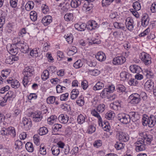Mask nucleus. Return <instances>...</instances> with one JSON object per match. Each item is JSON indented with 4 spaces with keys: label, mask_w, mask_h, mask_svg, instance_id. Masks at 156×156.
I'll use <instances>...</instances> for the list:
<instances>
[{
    "label": "nucleus",
    "mask_w": 156,
    "mask_h": 156,
    "mask_svg": "<svg viewBox=\"0 0 156 156\" xmlns=\"http://www.w3.org/2000/svg\"><path fill=\"white\" fill-rule=\"evenodd\" d=\"M139 134L142 138L135 143L136 150L137 152L145 150V143L147 144H150L153 139L152 135L147 134L146 132H140Z\"/></svg>",
    "instance_id": "1"
},
{
    "label": "nucleus",
    "mask_w": 156,
    "mask_h": 156,
    "mask_svg": "<svg viewBox=\"0 0 156 156\" xmlns=\"http://www.w3.org/2000/svg\"><path fill=\"white\" fill-rule=\"evenodd\" d=\"M23 123L24 126V128L26 130H29L32 126V122L30 119L23 118Z\"/></svg>",
    "instance_id": "13"
},
{
    "label": "nucleus",
    "mask_w": 156,
    "mask_h": 156,
    "mask_svg": "<svg viewBox=\"0 0 156 156\" xmlns=\"http://www.w3.org/2000/svg\"><path fill=\"white\" fill-rule=\"evenodd\" d=\"M48 132L47 128L45 127H43L40 128L38 133L40 135H43L46 134Z\"/></svg>",
    "instance_id": "42"
},
{
    "label": "nucleus",
    "mask_w": 156,
    "mask_h": 156,
    "mask_svg": "<svg viewBox=\"0 0 156 156\" xmlns=\"http://www.w3.org/2000/svg\"><path fill=\"white\" fill-rule=\"evenodd\" d=\"M134 22L133 19L130 17L127 18L125 22L126 28L129 30H132L134 27Z\"/></svg>",
    "instance_id": "11"
},
{
    "label": "nucleus",
    "mask_w": 156,
    "mask_h": 156,
    "mask_svg": "<svg viewBox=\"0 0 156 156\" xmlns=\"http://www.w3.org/2000/svg\"><path fill=\"white\" fill-rule=\"evenodd\" d=\"M81 3V0H72L70 5L72 7L76 8L80 5Z\"/></svg>",
    "instance_id": "31"
},
{
    "label": "nucleus",
    "mask_w": 156,
    "mask_h": 156,
    "mask_svg": "<svg viewBox=\"0 0 156 156\" xmlns=\"http://www.w3.org/2000/svg\"><path fill=\"white\" fill-rule=\"evenodd\" d=\"M110 93L107 88H104L100 94V96L102 98H104L109 96V94Z\"/></svg>",
    "instance_id": "33"
},
{
    "label": "nucleus",
    "mask_w": 156,
    "mask_h": 156,
    "mask_svg": "<svg viewBox=\"0 0 156 156\" xmlns=\"http://www.w3.org/2000/svg\"><path fill=\"white\" fill-rule=\"evenodd\" d=\"M23 143L21 141L17 140L15 142V148L16 149H21L22 147Z\"/></svg>",
    "instance_id": "45"
},
{
    "label": "nucleus",
    "mask_w": 156,
    "mask_h": 156,
    "mask_svg": "<svg viewBox=\"0 0 156 156\" xmlns=\"http://www.w3.org/2000/svg\"><path fill=\"white\" fill-rule=\"evenodd\" d=\"M102 144V142L101 140H96L94 143V146L96 148H98L101 146Z\"/></svg>",
    "instance_id": "58"
},
{
    "label": "nucleus",
    "mask_w": 156,
    "mask_h": 156,
    "mask_svg": "<svg viewBox=\"0 0 156 156\" xmlns=\"http://www.w3.org/2000/svg\"><path fill=\"white\" fill-rule=\"evenodd\" d=\"M55 98L54 96H51L48 97L47 99V102L48 104H52L55 103Z\"/></svg>",
    "instance_id": "55"
},
{
    "label": "nucleus",
    "mask_w": 156,
    "mask_h": 156,
    "mask_svg": "<svg viewBox=\"0 0 156 156\" xmlns=\"http://www.w3.org/2000/svg\"><path fill=\"white\" fill-rule=\"evenodd\" d=\"M154 120L151 115L148 117L146 115H144L142 118V122L144 126H147V124L149 127L151 128L154 127L155 124V122Z\"/></svg>",
    "instance_id": "3"
},
{
    "label": "nucleus",
    "mask_w": 156,
    "mask_h": 156,
    "mask_svg": "<svg viewBox=\"0 0 156 156\" xmlns=\"http://www.w3.org/2000/svg\"><path fill=\"white\" fill-rule=\"evenodd\" d=\"M26 150L30 152H32L34 150L32 144L30 142H27L25 145Z\"/></svg>",
    "instance_id": "34"
},
{
    "label": "nucleus",
    "mask_w": 156,
    "mask_h": 156,
    "mask_svg": "<svg viewBox=\"0 0 156 156\" xmlns=\"http://www.w3.org/2000/svg\"><path fill=\"white\" fill-rule=\"evenodd\" d=\"M33 120L35 122H38L41 121L43 116L41 112L37 111L33 113L31 115Z\"/></svg>",
    "instance_id": "8"
},
{
    "label": "nucleus",
    "mask_w": 156,
    "mask_h": 156,
    "mask_svg": "<svg viewBox=\"0 0 156 156\" xmlns=\"http://www.w3.org/2000/svg\"><path fill=\"white\" fill-rule=\"evenodd\" d=\"M5 96L7 98V99L9 101L12 100L15 97V95L14 94V92L11 91H9Z\"/></svg>",
    "instance_id": "39"
},
{
    "label": "nucleus",
    "mask_w": 156,
    "mask_h": 156,
    "mask_svg": "<svg viewBox=\"0 0 156 156\" xmlns=\"http://www.w3.org/2000/svg\"><path fill=\"white\" fill-rule=\"evenodd\" d=\"M83 65V63L81 60H77L73 64V66L76 69H78L81 67Z\"/></svg>",
    "instance_id": "43"
},
{
    "label": "nucleus",
    "mask_w": 156,
    "mask_h": 156,
    "mask_svg": "<svg viewBox=\"0 0 156 156\" xmlns=\"http://www.w3.org/2000/svg\"><path fill=\"white\" fill-rule=\"evenodd\" d=\"M5 62L6 63L12 64L13 63V57L9 52H7V54L5 56Z\"/></svg>",
    "instance_id": "24"
},
{
    "label": "nucleus",
    "mask_w": 156,
    "mask_h": 156,
    "mask_svg": "<svg viewBox=\"0 0 156 156\" xmlns=\"http://www.w3.org/2000/svg\"><path fill=\"white\" fill-rule=\"evenodd\" d=\"M120 77L121 80L124 81L126 80H128L131 78V75L129 73L126 72H122L120 74Z\"/></svg>",
    "instance_id": "19"
},
{
    "label": "nucleus",
    "mask_w": 156,
    "mask_h": 156,
    "mask_svg": "<svg viewBox=\"0 0 156 156\" xmlns=\"http://www.w3.org/2000/svg\"><path fill=\"white\" fill-rule=\"evenodd\" d=\"M86 25L87 28L89 30H91L93 29H94V27H93L92 23L91 21H89L87 22Z\"/></svg>",
    "instance_id": "56"
},
{
    "label": "nucleus",
    "mask_w": 156,
    "mask_h": 156,
    "mask_svg": "<svg viewBox=\"0 0 156 156\" xmlns=\"http://www.w3.org/2000/svg\"><path fill=\"white\" fill-rule=\"evenodd\" d=\"M116 89L118 92L122 93L126 90L125 87L122 85H118L116 86Z\"/></svg>",
    "instance_id": "47"
},
{
    "label": "nucleus",
    "mask_w": 156,
    "mask_h": 156,
    "mask_svg": "<svg viewBox=\"0 0 156 156\" xmlns=\"http://www.w3.org/2000/svg\"><path fill=\"white\" fill-rule=\"evenodd\" d=\"M114 0H103L102 1V5L103 7L108 5Z\"/></svg>",
    "instance_id": "57"
},
{
    "label": "nucleus",
    "mask_w": 156,
    "mask_h": 156,
    "mask_svg": "<svg viewBox=\"0 0 156 156\" xmlns=\"http://www.w3.org/2000/svg\"><path fill=\"white\" fill-rule=\"evenodd\" d=\"M57 119V117L55 115H52L47 119L48 123L52 125L55 122Z\"/></svg>",
    "instance_id": "36"
},
{
    "label": "nucleus",
    "mask_w": 156,
    "mask_h": 156,
    "mask_svg": "<svg viewBox=\"0 0 156 156\" xmlns=\"http://www.w3.org/2000/svg\"><path fill=\"white\" fill-rule=\"evenodd\" d=\"M64 37L66 39V40L69 44H71L73 41V37L72 34H70L69 35H65Z\"/></svg>",
    "instance_id": "52"
},
{
    "label": "nucleus",
    "mask_w": 156,
    "mask_h": 156,
    "mask_svg": "<svg viewBox=\"0 0 156 156\" xmlns=\"http://www.w3.org/2000/svg\"><path fill=\"white\" fill-rule=\"evenodd\" d=\"M71 98L73 99H75L78 96L79 94V92L77 89H73L71 92Z\"/></svg>",
    "instance_id": "41"
},
{
    "label": "nucleus",
    "mask_w": 156,
    "mask_h": 156,
    "mask_svg": "<svg viewBox=\"0 0 156 156\" xmlns=\"http://www.w3.org/2000/svg\"><path fill=\"white\" fill-rule=\"evenodd\" d=\"M7 81L9 83H10L12 87L13 88L16 89L19 87L20 83L18 81L16 80H7Z\"/></svg>",
    "instance_id": "17"
},
{
    "label": "nucleus",
    "mask_w": 156,
    "mask_h": 156,
    "mask_svg": "<svg viewBox=\"0 0 156 156\" xmlns=\"http://www.w3.org/2000/svg\"><path fill=\"white\" fill-rule=\"evenodd\" d=\"M140 58L146 65H148L151 63V57L147 53L142 52L140 54Z\"/></svg>",
    "instance_id": "6"
},
{
    "label": "nucleus",
    "mask_w": 156,
    "mask_h": 156,
    "mask_svg": "<svg viewBox=\"0 0 156 156\" xmlns=\"http://www.w3.org/2000/svg\"><path fill=\"white\" fill-rule=\"evenodd\" d=\"M49 72L47 70L44 71L43 75H41V77L43 80L45 81L49 78Z\"/></svg>",
    "instance_id": "46"
},
{
    "label": "nucleus",
    "mask_w": 156,
    "mask_h": 156,
    "mask_svg": "<svg viewBox=\"0 0 156 156\" xmlns=\"http://www.w3.org/2000/svg\"><path fill=\"white\" fill-rule=\"evenodd\" d=\"M68 96L69 94L67 93L62 94L60 96V99L62 101H65L67 99Z\"/></svg>",
    "instance_id": "62"
},
{
    "label": "nucleus",
    "mask_w": 156,
    "mask_h": 156,
    "mask_svg": "<svg viewBox=\"0 0 156 156\" xmlns=\"http://www.w3.org/2000/svg\"><path fill=\"white\" fill-rule=\"evenodd\" d=\"M149 18L147 14H144L142 18V25L144 27L147 26L149 23Z\"/></svg>",
    "instance_id": "18"
},
{
    "label": "nucleus",
    "mask_w": 156,
    "mask_h": 156,
    "mask_svg": "<svg viewBox=\"0 0 156 156\" xmlns=\"http://www.w3.org/2000/svg\"><path fill=\"white\" fill-rule=\"evenodd\" d=\"M34 69L32 66L26 67L24 69L23 74L24 77L23 80V83L24 86L26 87L28 82V79L34 73Z\"/></svg>",
    "instance_id": "2"
},
{
    "label": "nucleus",
    "mask_w": 156,
    "mask_h": 156,
    "mask_svg": "<svg viewBox=\"0 0 156 156\" xmlns=\"http://www.w3.org/2000/svg\"><path fill=\"white\" fill-rule=\"evenodd\" d=\"M96 130L95 128L92 125H90L89 126L87 130V132L91 134L94 132Z\"/></svg>",
    "instance_id": "59"
},
{
    "label": "nucleus",
    "mask_w": 156,
    "mask_h": 156,
    "mask_svg": "<svg viewBox=\"0 0 156 156\" xmlns=\"http://www.w3.org/2000/svg\"><path fill=\"white\" fill-rule=\"evenodd\" d=\"M5 124L4 122H1L0 123L1 126L3 127V129L1 130V134L3 135H6L8 134V128H5L3 126Z\"/></svg>",
    "instance_id": "44"
},
{
    "label": "nucleus",
    "mask_w": 156,
    "mask_h": 156,
    "mask_svg": "<svg viewBox=\"0 0 156 156\" xmlns=\"http://www.w3.org/2000/svg\"><path fill=\"white\" fill-rule=\"evenodd\" d=\"M62 127V126L58 124H55L54 125L53 127V129L54 131H58L60 129H61Z\"/></svg>",
    "instance_id": "60"
},
{
    "label": "nucleus",
    "mask_w": 156,
    "mask_h": 156,
    "mask_svg": "<svg viewBox=\"0 0 156 156\" xmlns=\"http://www.w3.org/2000/svg\"><path fill=\"white\" fill-rule=\"evenodd\" d=\"M105 105L104 104H101L99 105L97 108L96 111L97 112H102L104 111L105 109Z\"/></svg>",
    "instance_id": "49"
},
{
    "label": "nucleus",
    "mask_w": 156,
    "mask_h": 156,
    "mask_svg": "<svg viewBox=\"0 0 156 156\" xmlns=\"http://www.w3.org/2000/svg\"><path fill=\"white\" fill-rule=\"evenodd\" d=\"M104 86V85L103 83L101 82H98L93 87V90L95 91L98 90L103 88Z\"/></svg>",
    "instance_id": "27"
},
{
    "label": "nucleus",
    "mask_w": 156,
    "mask_h": 156,
    "mask_svg": "<svg viewBox=\"0 0 156 156\" xmlns=\"http://www.w3.org/2000/svg\"><path fill=\"white\" fill-rule=\"evenodd\" d=\"M130 70L133 73H138L142 71V69L139 66L134 65L130 66Z\"/></svg>",
    "instance_id": "16"
},
{
    "label": "nucleus",
    "mask_w": 156,
    "mask_h": 156,
    "mask_svg": "<svg viewBox=\"0 0 156 156\" xmlns=\"http://www.w3.org/2000/svg\"><path fill=\"white\" fill-rule=\"evenodd\" d=\"M139 94L137 93H133L129 97L128 100L132 104L135 105L139 103L140 101Z\"/></svg>",
    "instance_id": "5"
},
{
    "label": "nucleus",
    "mask_w": 156,
    "mask_h": 156,
    "mask_svg": "<svg viewBox=\"0 0 156 156\" xmlns=\"http://www.w3.org/2000/svg\"><path fill=\"white\" fill-rule=\"evenodd\" d=\"M117 119L118 120L122 123L124 124H128L130 121V118L129 114L127 115L123 113L119 114L118 115Z\"/></svg>",
    "instance_id": "4"
},
{
    "label": "nucleus",
    "mask_w": 156,
    "mask_h": 156,
    "mask_svg": "<svg viewBox=\"0 0 156 156\" xmlns=\"http://www.w3.org/2000/svg\"><path fill=\"white\" fill-rule=\"evenodd\" d=\"M75 28L79 31H84L87 28L86 24L83 23H76L74 25Z\"/></svg>",
    "instance_id": "21"
},
{
    "label": "nucleus",
    "mask_w": 156,
    "mask_h": 156,
    "mask_svg": "<svg viewBox=\"0 0 156 156\" xmlns=\"http://www.w3.org/2000/svg\"><path fill=\"white\" fill-rule=\"evenodd\" d=\"M64 18L66 21H72L73 19V14L72 13H67L65 15Z\"/></svg>",
    "instance_id": "35"
},
{
    "label": "nucleus",
    "mask_w": 156,
    "mask_h": 156,
    "mask_svg": "<svg viewBox=\"0 0 156 156\" xmlns=\"http://www.w3.org/2000/svg\"><path fill=\"white\" fill-rule=\"evenodd\" d=\"M125 145L121 143L117 142L115 145V147L117 150H120L123 149Z\"/></svg>",
    "instance_id": "48"
},
{
    "label": "nucleus",
    "mask_w": 156,
    "mask_h": 156,
    "mask_svg": "<svg viewBox=\"0 0 156 156\" xmlns=\"http://www.w3.org/2000/svg\"><path fill=\"white\" fill-rule=\"evenodd\" d=\"M119 140L126 142L129 140V137L128 135L126 134L123 132H120L119 133Z\"/></svg>",
    "instance_id": "15"
},
{
    "label": "nucleus",
    "mask_w": 156,
    "mask_h": 156,
    "mask_svg": "<svg viewBox=\"0 0 156 156\" xmlns=\"http://www.w3.org/2000/svg\"><path fill=\"white\" fill-rule=\"evenodd\" d=\"M51 151L53 155L55 156L58 155L60 153V149L59 147L57 145L54 146L51 148Z\"/></svg>",
    "instance_id": "28"
},
{
    "label": "nucleus",
    "mask_w": 156,
    "mask_h": 156,
    "mask_svg": "<svg viewBox=\"0 0 156 156\" xmlns=\"http://www.w3.org/2000/svg\"><path fill=\"white\" fill-rule=\"evenodd\" d=\"M87 64L90 66L91 67H95L96 65V62L94 61H87Z\"/></svg>",
    "instance_id": "64"
},
{
    "label": "nucleus",
    "mask_w": 156,
    "mask_h": 156,
    "mask_svg": "<svg viewBox=\"0 0 156 156\" xmlns=\"http://www.w3.org/2000/svg\"><path fill=\"white\" fill-rule=\"evenodd\" d=\"M30 18L34 22L37 20V14L34 11H32L30 13Z\"/></svg>",
    "instance_id": "40"
},
{
    "label": "nucleus",
    "mask_w": 156,
    "mask_h": 156,
    "mask_svg": "<svg viewBox=\"0 0 156 156\" xmlns=\"http://www.w3.org/2000/svg\"><path fill=\"white\" fill-rule=\"evenodd\" d=\"M34 7V3L33 2L29 1L25 6L26 9L27 11H30Z\"/></svg>",
    "instance_id": "37"
},
{
    "label": "nucleus",
    "mask_w": 156,
    "mask_h": 156,
    "mask_svg": "<svg viewBox=\"0 0 156 156\" xmlns=\"http://www.w3.org/2000/svg\"><path fill=\"white\" fill-rule=\"evenodd\" d=\"M86 116L82 114L79 115L77 117L78 123L80 124H81L84 123L85 121Z\"/></svg>",
    "instance_id": "30"
},
{
    "label": "nucleus",
    "mask_w": 156,
    "mask_h": 156,
    "mask_svg": "<svg viewBox=\"0 0 156 156\" xmlns=\"http://www.w3.org/2000/svg\"><path fill=\"white\" fill-rule=\"evenodd\" d=\"M30 55L32 56L37 57L38 55L37 48H34L30 51Z\"/></svg>",
    "instance_id": "54"
},
{
    "label": "nucleus",
    "mask_w": 156,
    "mask_h": 156,
    "mask_svg": "<svg viewBox=\"0 0 156 156\" xmlns=\"http://www.w3.org/2000/svg\"><path fill=\"white\" fill-rule=\"evenodd\" d=\"M19 48L16 47V46L14 47H11V48L9 50L11 53L13 55H16L18 52Z\"/></svg>",
    "instance_id": "53"
},
{
    "label": "nucleus",
    "mask_w": 156,
    "mask_h": 156,
    "mask_svg": "<svg viewBox=\"0 0 156 156\" xmlns=\"http://www.w3.org/2000/svg\"><path fill=\"white\" fill-rule=\"evenodd\" d=\"M39 152L40 154L42 155H45L46 154V149L44 147H41V145L40 146Z\"/></svg>",
    "instance_id": "63"
},
{
    "label": "nucleus",
    "mask_w": 156,
    "mask_h": 156,
    "mask_svg": "<svg viewBox=\"0 0 156 156\" xmlns=\"http://www.w3.org/2000/svg\"><path fill=\"white\" fill-rule=\"evenodd\" d=\"M115 116L114 112L111 111H108L105 115V118L108 120L112 119Z\"/></svg>",
    "instance_id": "38"
},
{
    "label": "nucleus",
    "mask_w": 156,
    "mask_h": 156,
    "mask_svg": "<svg viewBox=\"0 0 156 156\" xmlns=\"http://www.w3.org/2000/svg\"><path fill=\"white\" fill-rule=\"evenodd\" d=\"M88 82L86 80L82 82L81 83V87L84 90H85L87 89L88 87Z\"/></svg>",
    "instance_id": "61"
},
{
    "label": "nucleus",
    "mask_w": 156,
    "mask_h": 156,
    "mask_svg": "<svg viewBox=\"0 0 156 156\" xmlns=\"http://www.w3.org/2000/svg\"><path fill=\"white\" fill-rule=\"evenodd\" d=\"M21 44H18L17 47L18 48L20 51L24 53H27L29 50V48L27 44L24 41Z\"/></svg>",
    "instance_id": "7"
},
{
    "label": "nucleus",
    "mask_w": 156,
    "mask_h": 156,
    "mask_svg": "<svg viewBox=\"0 0 156 156\" xmlns=\"http://www.w3.org/2000/svg\"><path fill=\"white\" fill-rule=\"evenodd\" d=\"M8 134L10 135L12 137H14L16 135V132L15 129L12 127L8 128Z\"/></svg>",
    "instance_id": "32"
},
{
    "label": "nucleus",
    "mask_w": 156,
    "mask_h": 156,
    "mask_svg": "<svg viewBox=\"0 0 156 156\" xmlns=\"http://www.w3.org/2000/svg\"><path fill=\"white\" fill-rule=\"evenodd\" d=\"M8 100L7 98L5 96L0 98V105L1 106H4L5 105V103Z\"/></svg>",
    "instance_id": "50"
},
{
    "label": "nucleus",
    "mask_w": 156,
    "mask_h": 156,
    "mask_svg": "<svg viewBox=\"0 0 156 156\" xmlns=\"http://www.w3.org/2000/svg\"><path fill=\"white\" fill-rule=\"evenodd\" d=\"M91 114L94 116L97 117L98 119V122L99 124L100 123L102 124V120L101 118V117L99 113L96 111V110L94 109L91 111Z\"/></svg>",
    "instance_id": "29"
},
{
    "label": "nucleus",
    "mask_w": 156,
    "mask_h": 156,
    "mask_svg": "<svg viewBox=\"0 0 156 156\" xmlns=\"http://www.w3.org/2000/svg\"><path fill=\"white\" fill-rule=\"evenodd\" d=\"M58 119L61 123L65 124L68 122L69 117L67 115H64L62 114L59 116Z\"/></svg>",
    "instance_id": "20"
},
{
    "label": "nucleus",
    "mask_w": 156,
    "mask_h": 156,
    "mask_svg": "<svg viewBox=\"0 0 156 156\" xmlns=\"http://www.w3.org/2000/svg\"><path fill=\"white\" fill-rule=\"evenodd\" d=\"M153 87L154 83L151 80H148L144 85L145 88L147 91L152 89Z\"/></svg>",
    "instance_id": "23"
},
{
    "label": "nucleus",
    "mask_w": 156,
    "mask_h": 156,
    "mask_svg": "<svg viewBox=\"0 0 156 156\" xmlns=\"http://www.w3.org/2000/svg\"><path fill=\"white\" fill-rule=\"evenodd\" d=\"M129 115L133 122H135L138 120L140 118V115L138 112H131L129 113Z\"/></svg>",
    "instance_id": "12"
},
{
    "label": "nucleus",
    "mask_w": 156,
    "mask_h": 156,
    "mask_svg": "<svg viewBox=\"0 0 156 156\" xmlns=\"http://www.w3.org/2000/svg\"><path fill=\"white\" fill-rule=\"evenodd\" d=\"M135 10L139 11L141 9V5L140 3L137 1L134 2L133 5Z\"/></svg>",
    "instance_id": "51"
},
{
    "label": "nucleus",
    "mask_w": 156,
    "mask_h": 156,
    "mask_svg": "<svg viewBox=\"0 0 156 156\" xmlns=\"http://www.w3.org/2000/svg\"><path fill=\"white\" fill-rule=\"evenodd\" d=\"M96 58L100 61H104L106 59L105 54L102 52H98L96 55Z\"/></svg>",
    "instance_id": "22"
},
{
    "label": "nucleus",
    "mask_w": 156,
    "mask_h": 156,
    "mask_svg": "<svg viewBox=\"0 0 156 156\" xmlns=\"http://www.w3.org/2000/svg\"><path fill=\"white\" fill-rule=\"evenodd\" d=\"M126 58L123 56H118L115 58L113 60V63L115 65H121L125 62Z\"/></svg>",
    "instance_id": "10"
},
{
    "label": "nucleus",
    "mask_w": 156,
    "mask_h": 156,
    "mask_svg": "<svg viewBox=\"0 0 156 156\" xmlns=\"http://www.w3.org/2000/svg\"><path fill=\"white\" fill-rule=\"evenodd\" d=\"M94 0H85L83 6V9L86 11H89L93 7L92 2Z\"/></svg>",
    "instance_id": "9"
},
{
    "label": "nucleus",
    "mask_w": 156,
    "mask_h": 156,
    "mask_svg": "<svg viewBox=\"0 0 156 156\" xmlns=\"http://www.w3.org/2000/svg\"><path fill=\"white\" fill-rule=\"evenodd\" d=\"M113 25L116 28L122 29L125 31L126 30V28L125 27V25L122 23L115 22L114 23Z\"/></svg>",
    "instance_id": "25"
},
{
    "label": "nucleus",
    "mask_w": 156,
    "mask_h": 156,
    "mask_svg": "<svg viewBox=\"0 0 156 156\" xmlns=\"http://www.w3.org/2000/svg\"><path fill=\"white\" fill-rule=\"evenodd\" d=\"M52 21V17L50 15H47L43 17L41 22L44 26H47L50 24Z\"/></svg>",
    "instance_id": "14"
},
{
    "label": "nucleus",
    "mask_w": 156,
    "mask_h": 156,
    "mask_svg": "<svg viewBox=\"0 0 156 156\" xmlns=\"http://www.w3.org/2000/svg\"><path fill=\"white\" fill-rule=\"evenodd\" d=\"M111 108L117 111L120 108V104L118 102H115L110 105Z\"/></svg>",
    "instance_id": "26"
}]
</instances>
